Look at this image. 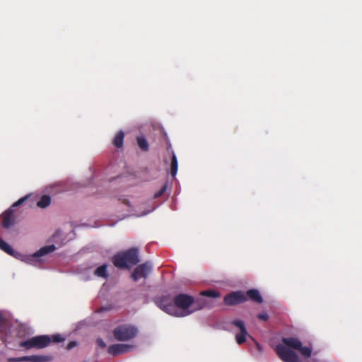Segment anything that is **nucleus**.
<instances>
[{
    "instance_id": "nucleus-1",
    "label": "nucleus",
    "mask_w": 362,
    "mask_h": 362,
    "mask_svg": "<svg viewBox=\"0 0 362 362\" xmlns=\"http://www.w3.org/2000/svg\"><path fill=\"white\" fill-rule=\"evenodd\" d=\"M139 262V249L137 247H131L120 251L112 257V264L119 269H130L131 267L137 264Z\"/></svg>"
},
{
    "instance_id": "nucleus-2",
    "label": "nucleus",
    "mask_w": 362,
    "mask_h": 362,
    "mask_svg": "<svg viewBox=\"0 0 362 362\" xmlns=\"http://www.w3.org/2000/svg\"><path fill=\"white\" fill-rule=\"evenodd\" d=\"M138 329L131 325H121L113 330L115 338L120 341H127L136 337Z\"/></svg>"
},
{
    "instance_id": "nucleus-3",
    "label": "nucleus",
    "mask_w": 362,
    "mask_h": 362,
    "mask_svg": "<svg viewBox=\"0 0 362 362\" xmlns=\"http://www.w3.org/2000/svg\"><path fill=\"white\" fill-rule=\"evenodd\" d=\"M194 299L192 296L180 293L175 296L174 298V306L177 309L180 308L182 312L179 311V316H186L191 313L192 311L188 310V309L194 304Z\"/></svg>"
},
{
    "instance_id": "nucleus-4",
    "label": "nucleus",
    "mask_w": 362,
    "mask_h": 362,
    "mask_svg": "<svg viewBox=\"0 0 362 362\" xmlns=\"http://www.w3.org/2000/svg\"><path fill=\"white\" fill-rule=\"evenodd\" d=\"M156 305L165 313L174 315L179 316V311L174 306V298L170 296L165 295L157 297L154 299Z\"/></svg>"
},
{
    "instance_id": "nucleus-5",
    "label": "nucleus",
    "mask_w": 362,
    "mask_h": 362,
    "mask_svg": "<svg viewBox=\"0 0 362 362\" xmlns=\"http://www.w3.org/2000/svg\"><path fill=\"white\" fill-rule=\"evenodd\" d=\"M51 342L48 335H40L22 341L21 346L30 349L32 348L42 349L47 346Z\"/></svg>"
},
{
    "instance_id": "nucleus-6",
    "label": "nucleus",
    "mask_w": 362,
    "mask_h": 362,
    "mask_svg": "<svg viewBox=\"0 0 362 362\" xmlns=\"http://www.w3.org/2000/svg\"><path fill=\"white\" fill-rule=\"evenodd\" d=\"M276 352L284 362H298L297 354L283 344L276 345Z\"/></svg>"
},
{
    "instance_id": "nucleus-7",
    "label": "nucleus",
    "mask_w": 362,
    "mask_h": 362,
    "mask_svg": "<svg viewBox=\"0 0 362 362\" xmlns=\"http://www.w3.org/2000/svg\"><path fill=\"white\" fill-rule=\"evenodd\" d=\"M247 300V296L243 291H233L226 295L223 298L225 305L233 306L243 303Z\"/></svg>"
},
{
    "instance_id": "nucleus-8",
    "label": "nucleus",
    "mask_w": 362,
    "mask_h": 362,
    "mask_svg": "<svg viewBox=\"0 0 362 362\" xmlns=\"http://www.w3.org/2000/svg\"><path fill=\"white\" fill-rule=\"evenodd\" d=\"M230 323L238 327L240 330V332L235 335L237 343L240 345L245 343L246 341L247 337H250V335L247 331L244 322L241 320H234Z\"/></svg>"
},
{
    "instance_id": "nucleus-9",
    "label": "nucleus",
    "mask_w": 362,
    "mask_h": 362,
    "mask_svg": "<svg viewBox=\"0 0 362 362\" xmlns=\"http://www.w3.org/2000/svg\"><path fill=\"white\" fill-rule=\"evenodd\" d=\"M151 270V266L147 263L138 265L131 274L134 281H138L139 278L146 279Z\"/></svg>"
},
{
    "instance_id": "nucleus-10",
    "label": "nucleus",
    "mask_w": 362,
    "mask_h": 362,
    "mask_svg": "<svg viewBox=\"0 0 362 362\" xmlns=\"http://www.w3.org/2000/svg\"><path fill=\"white\" fill-rule=\"evenodd\" d=\"M133 346L124 344H115L110 345L107 349V352L112 356H118L129 352Z\"/></svg>"
},
{
    "instance_id": "nucleus-11",
    "label": "nucleus",
    "mask_w": 362,
    "mask_h": 362,
    "mask_svg": "<svg viewBox=\"0 0 362 362\" xmlns=\"http://www.w3.org/2000/svg\"><path fill=\"white\" fill-rule=\"evenodd\" d=\"M8 362H25V361H30V362H45L47 361V357L43 356H39V355H33V356H21V357H16V358H8L7 359Z\"/></svg>"
},
{
    "instance_id": "nucleus-12",
    "label": "nucleus",
    "mask_w": 362,
    "mask_h": 362,
    "mask_svg": "<svg viewBox=\"0 0 362 362\" xmlns=\"http://www.w3.org/2000/svg\"><path fill=\"white\" fill-rule=\"evenodd\" d=\"M56 250V247L54 245H47L41 247L37 252H35L32 256L28 258L30 262L36 260L37 258L41 257L48 253L54 252Z\"/></svg>"
},
{
    "instance_id": "nucleus-13",
    "label": "nucleus",
    "mask_w": 362,
    "mask_h": 362,
    "mask_svg": "<svg viewBox=\"0 0 362 362\" xmlns=\"http://www.w3.org/2000/svg\"><path fill=\"white\" fill-rule=\"evenodd\" d=\"M14 223L13 209L10 208L2 214V227L9 228Z\"/></svg>"
},
{
    "instance_id": "nucleus-14",
    "label": "nucleus",
    "mask_w": 362,
    "mask_h": 362,
    "mask_svg": "<svg viewBox=\"0 0 362 362\" xmlns=\"http://www.w3.org/2000/svg\"><path fill=\"white\" fill-rule=\"evenodd\" d=\"M283 345L298 350L300 348L301 341L295 337H283L281 339Z\"/></svg>"
},
{
    "instance_id": "nucleus-15",
    "label": "nucleus",
    "mask_w": 362,
    "mask_h": 362,
    "mask_svg": "<svg viewBox=\"0 0 362 362\" xmlns=\"http://www.w3.org/2000/svg\"><path fill=\"white\" fill-rule=\"evenodd\" d=\"M245 295L247 300L249 298L257 303H261L263 300L260 293L257 289H250L246 292Z\"/></svg>"
},
{
    "instance_id": "nucleus-16",
    "label": "nucleus",
    "mask_w": 362,
    "mask_h": 362,
    "mask_svg": "<svg viewBox=\"0 0 362 362\" xmlns=\"http://www.w3.org/2000/svg\"><path fill=\"white\" fill-rule=\"evenodd\" d=\"M107 265L103 264L98 267L94 272V274L97 276L102 277L103 279H107L108 277V274L107 271Z\"/></svg>"
},
{
    "instance_id": "nucleus-17",
    "label": "nucleus",
    "mask_w": 362,
    "mask_h": 362,
    "mask_svg": "<svg viewBox=\"0 0 362 362\" xmlns=\"http://www.w3.org/2000/svg\"><path fill=\"white\" fill-rule=\"evenodd\" d=\"M124 137V133L122 131L118 132L113 139V144L117 148H122L123 146Z\"/></svg>"
},
{
    "instance_id": "nucleus-18",
    "label": "nucleus",
    "mask_w": 362,
    "mask_h": 362,
    "mask_svg": "<svg viewBox=\"0 0 362 362\" xmlns=\"http://www.w3.org/2000/svg\"><path fill=\"white\" fill-rule=\"evenodd\" d=\"M136 141H137V144L141 151H145V152L148 151V149H149L148 144L144 136H137Z\"/></svg>"
},
{
    "instance_id": "nucleus-19",
    "label": "nucleus",
    "mask_w": 362,
    "mask_h": 362,
    "mask_svg": "<svg viewBox=\"0 0 362 362\" xmlns=\"http://www.w3.org/2000/svg\"><path fill=\"white\" fill-rule=\"evenodd\" d=\"M51 203V197L49 195H43L40 199L37 202V206L40 208L44 209L48 206Z\"/></svg>"
},
{
    "instance_id": "nucleus-20",
    "label": "nucleus",
    "mask_w": 362,
    "mask_h": 362,
    "mask_svg": "<svg viewBox=\"0 0 362 362\" xmlns=\"http://www.w3.org/2000/svg\"><path fill=\"white\" fill-rule=\"evenodd\" d=\"M0 249L10 255H12V256L14 255L15 252L13 250V248L1 238H0Z\"/></svg>"
},
{
    "instance_id": "nucleus-21",
    "label": "nucleus",
    "mask_w": 362,
    "mask_h": 362,
    "mask_svg": "<svg viewBox=\"0 0 362 362\" xmlns=\"http://www.w3.org/2000/svg\"><path fill=\"white\" fill-rule=\"evenodd\" d=\"M177 168H178V163L175 154L173 153L172 159H171V164H170V168H171V175L173 177H175L177 172Z\"/></svg>"
},
{
    "instance_id": "nucleus-22",
    "label": "nucleus",
    "mask_w": 362,
    "mask_h": 362,
    "mask_svg": "<svg viewBox=\"0 0 362 362\" xmlns=\"http://www.w3.org/2000/svg\"><path fill=\"white\" fill-rule=\"evenodd\" d=\"M202 296L211 297V298H218L220 297V293L215 290H206L204 291L201 293Z\"/></svg>"
},
{
    "instance_id": "nucleus-23",
    "label": "nucleus",
    "mask_w": 362,
    "mask_h": 362,
    "mask_svg": "<svg viewBox=\"0 0 362 362\" xmlns=\"http://www.w3.org/2000/svg\"><path fill=\"white\" fill-rule=\"evenodd\" d=\"M300 353L305 356V357H310L312 354V349L307 346H303L302 344L300 345V348L298 349Z\"/></svg>"
},
{
    "instance_id": "nucleus-24",
    "label": "nucleus",
    "mask_w": 362,
    "mask_h": 362,
    "mask_svg": "<svg viewBox=\"0 0 362 362\" xmlns=\"http://www.w3.org/2000/svg\"><path fill=\"white\" fill-rule=\"evenodd\" d=\"M166 185H163L157 192L154 194L153 198L158 199L161 197L166 191Z\"/></svg>"
},
{
    "instance_id": "nucleus-25",
    "label": "nucleus",
    "mask_w": 362,
    "mask_h": 362,
    "mask_svg": "<svg viewBox=\"0 0 362 362\" xmlns=\"http://www.w3.org/2000/svg\"><path fill=\"white\" fill-rule=\"evenodd\" d=\"M64 340V339L60 334H54L52 336L51 341L54 343L62 342Z\"/></svg>"
},
{
    "instance_id": "nucleus-26",
    "label": "nucleus",
    "mask_w": 362,
    "mask_h": 362,
    "mask_svg": "<svg viewBox=\"0 0 362 362\" xmlns=\"http://www.w3.org/2000/svg\"><path fill=\"white\" fill-rule=\"evenodd\" d=\"M27 198H28V197H24L21 198L17 202L13 203L11 208L13 209V208H16V207L20 206L27 199Z\"/></svg>"
},
{
    "instance_id": "nucleus-27",
    "label": "nucleus",
    "mask_w": 362,
    "mask_h": 362,
    "mask_svg": "<svg viewBox=\"0 0 362 362\" xmlns=\"http://www.w3.org/2000/svg\"><path fill=\"white\" fill-rule=\"evenodd\" d=\"M96 344L98 346H100V348L103 349V348H105L106 347V344L105 342L101 339V338H98L96 340Z\"/></svg>"
},
{
    "instance_id": "nucleus-28",
    "label": "nucleus",
    "mask_w": 362,
    "mask_h": 362,
    "mask_svg": "<svg viewBox=\"0 0 362 362\" xmlns=\"http://www.w3.org/2000/svg\"><path fill=\"white\" fill-rule=\"evenodd\" d=\"M257 317L261 320H263V321H267L268 319H269V315L267 313H260L257 315Z\"/></svg>"
},
{
    "instance_id": "nucleus-29",
    "label": "nucleus",
    "mask_w": 362,
    "mask_h": 362,
    "mask_svg": "<svg viewBox=\"0 0 362 362\" xmlns=\"http://www.w3.org/2000/svg\"><path fill=\"white\" fill-rule=\"evenodd\" d=\"M6 317L3 313L0 312V328H2L6 322Z\"/></svg>"
},
{
    "instance_id": "nucleus-30",
    "label": "nucleus",
    "mask_w": 362,
    "mask_h": 362,
    "mask_svg": "<svg viewBox=\"0 0 362 362\" xmlns=\"http://www.w3.org/2000/svg\"><path fill=\"white\" fill-rule=\"evenodd\" d=\"M76 345H77V343L76 341H70L67 344L66 349L68 350H70V349H73L74 347H75Z\"/></svg>"
},
{
    "instance_id": "nucleus-31",
    "label": "nucleus",
    "mask_w": 362,
    "mask_h": 362,
    "mask_svg": "<svg viewBox=\"0 0 362 362\" xmlns=\"http://www.w3.org/2000/svg\"><path fill=\"white\" fill-rule=\"evenodd\" d=\"M255 345H256V347H257V350L259 351V352L262 353V346L257 341H255Z\"/></svg>"
},
{
    "instance_id": "nucleus-32",
    "label": "nucleus",
    "mask_w": 362,
    "mask_h": 362,
    "mask_svg": "<svg viewBox=\"0 0 362 362\" xmlns=\"http://www.w3.org/2000/svg\"><path fill=\"white\" fill-rule=\"evenodd\" d=\"M124 204H127V205H129V201L128 200H125L124 201Z\"/></svg>"
}]
</instances>
